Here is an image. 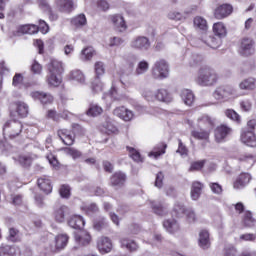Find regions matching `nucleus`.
<instances>
[{"label": "nucleus", "instance_id": "obj_14", "mask_svg": "<svg viewBox=\"0 0 256 256\" xmlns=\"http://www.w3.org/2000/svg\"><path fill=\"white\" fill-rule=\"evenodd\" d=\"M71 213L69 207L62 205L54 210V219L56 223H65V217Z\"/></svg>", "mask_w": 256, "mask_h": 256}, {"label": "nucleus", "instance_id": "obj_51", "mask_svg": "<svg viewBox=\"0 0 256 256\" xmlns=\"http://www.w3.org/2000/svg\"><path fill=\"white\" fill-rule=\"evenodd\" d=\"M127 150L129 151V156L131 159H133V161H136V163L143 161V158H141V153H139V151H137L135 148L127 147Z\"/></svg>", "mask_w": 256, "mask_h": 256}, {"label": "nucleus", "instance_id": "obj_24", "mask_svg": "<svg viewBox=\"0 0 256 256\" xmlns=\"http://www.w3.org/2000/svg\"><path fill=\"white\" fill-rule=\"evenodd\" d=\"M163 227L168 233H177V231H179V222H177V220H175L174 218H170L164 220Z\"/></svg>", "mask_w": 256, "mask_h": 256}, {"label": "nucleus", "instance_id": "obj_43", "mask_svg": "<svg viewBox=\"0 0 256 256\" xmlns=\"http://www.w3.org/2000/svg\"><path fill=\"white\" fill-rule=\"evenodd\" d=\"M147 71H149V62L142 60L136 67L135 75H145Z\"/></svg>", "mask_w": 256, "mask_h": 256}, {"label": "nucleus", "instance_id": "obj_7", "mask_svg": "<svg viewBox=\"0 0 256 256\" xmlns=\"http://www.w3.org/2000/svg\"><path fill=\"white\" fill-rule=\"evenodd\" d=\"M240 51L246 57L253 55L255 53V41L251 38H243L240 42Z\"/></svg>", "mask_w": 256, "mask_h": 256}, {"label": "nucleus", "instance_id": "obj_5", "mask_svg": "<svg viewBox=\"0 0 256 256\" xmlns=\"http://www.w3.org/2000/svg\"><path fill=\"white\" fill-rule=\"evenodd\" d=\"M152 76L154 79H166V77H169V65L165 60H159L154 64Z\"/></svg>", "mask_w": 256, "mask_h": 256}, {"label": "nucleus", "instance_id": "obj_53", "mask_svg": "<svg viewBox=\"0 0 256 256\" xmlns=\"http://www.w3.org/2000/svg\"><path fill=\"white\" fill-rule=\"evenodd\" d=\"M94 71L96 78L101 77V75H105V64H103V62H96L94 64Z\"/></svg>", "mask_w": 256, "mask_h": 256}, {"label": "nucleus", "instance_id": "obj_10", "mask_svg": "<svg viewBox=\"0 0 256 256\" xmlns=\"http://www.w3.org/2000/svg\"><path fill=\"white\" fill-rule=\"evenodd\" d=\"M232 129L227 125H220L215 129V141L217 143H223L228 135H231Z\"/></svg>", "mask_w": 256, "mask_h": 256}, {"label": "nucleus", "instance_id": "obj_36", "mask_svg": "<svg viewBox=\"0 0 256 256\" xmlns=\"http://www.w3.org/2000/svg\"><path fill=\"white\" fill-rule=\"evenodd\" d=\"M193 23L195 29H199L200 31H207V29H209V26L207 25V20L201 16H196Z\"/></svg>", "mask_w": 256, "mask_h": 256}, {"label": "nucleus", "instance_id": "obj_33", "mask_svg": "<svg viewBox=\"0 0 256 256\" xmlns=\"http://www.w3.org/2000/svg\"><path fill=\"white\" fill-rule=\"evenodd\" d=\"M181 98L182 101H184L185 105H188L189 107H191V105H193L195 101V95L191 90L188 89L182 90Z\"/></svg>", "mask_w": 256, "mask_h": 256}, {"label": "nucleus", "instance_id": "obj_37", "mask_svg": "<svg viewBox=\"0 0 256 256\" xmlns=\"http://www.w3.org/2000/svg\"><path fill=\"white\" fill-rule=\"evenodd\" d=\"M103 113V108L97 104H91L86 111V115L88 117H99Z\"/></svg>", "mask_w": 256, "mask_h": 256}, {"label": "nucleus", "instance_id": "obj_26", "mask_svg": "<svg viewBox=\"0 0 256 256\" xmlns=\"http://www.w3.org/2000/svg\"><path fill=\"white\" fill-rule=\"evenodd\" d=\"M100 131L101 133H106V135H117V133H119V129L111 121H106L100 127Z\"/></svg>", "mask_w": 256, "mask_h": 256}, {"label": "nucleus", "instance_id": "obj_41", "mask_svg": "<svg viewBox=\"0 0 256 256\" xmlns=\"http://www.w3.org/2000/svg\"><path fill=\"white\" fill-rule=\"evenodd\" d=\"M203 42L211 47V49H218L219 45H221V38H216L215 36H209Z\"/></svg>", "mask_w": 256, "mask_h": 256}, {"label": "nucleus", "instance_id": "obj_48", "mask_svg": "<svg viewBox=\"0 0 256 256\" xmlns=\"http://www.w3.org/2000/svg\"><path fill=\"white\" fill-rule=\"evenodd\" d=\"M173 211L177 217H181L187 213V208H185V205H183L181 202H176Z\"/></svg>", "mask_w": 256, "mask_h": 256}, {"label": "nucleus", "instance_id": "obj_52", "mask_svg": "<svg viewBox=\"0 0 256 256\" xmlns=\"http://www.w3.org/2000/svg\"><path fill=\"white\" fill-rule=\"evenodd\" d=\"M165 149H167V144H160L158 150L150 152L149 156L157 159L161 155H165Z\"/></svg>", "mask_w": 256, "mask_h": 256}, {"label": "nucleus", "instance_id": "obj_13", "mask_svg": "<svg viewBox=\"0 0 256 256\" xmlns=\"http://www.w3.org/2000/svg\"><path fill=\"white\" fill-rule=\"evenodd\" d=\"M113 114L116 117H119V119H122V121H132L134 114L133 111L125 108L124 106L118 107L114 109Z\"/></svg>", "mask_w": 256, "mask_h": 256}, {"label": "nucleus", "instance_id": "obj_39", "mask_svg": "<svg viewBox=\"0 0 256 256\" xmlns=\"http://www.w3.org/2000/svg\"><path fill=\"white\" fill-rule=\"evenodd\" d=\"M69 79H72V81H77L78 83H85V74H83L81 70H72L69 73Z\"/></svg>", "mask_w": 256, "mask_h": 256}, {"label": "nucleus", "instance_id": "obj_15", "mask_svg": "<svg viewBox=\"0 0 256 256\" xmlns=\"http://www.w3.org/2000/svg\"><path fill=\"white\" fill-rule=\"evenodd\" d=\"M111 21L116 31H119V33H123L124 31H127V24L125 23V18H123L121 15L115 14L111 16Z\"/></svg>", "mask_w": 256, "mask_h": 256}, {"label": "nucleus", "instance_id": "obj_42", "mask_svg": "<svg viewBox=\"0 0 256 256\" xmlns=\"http://www.w3.org/2000/svg\"><path fill=\"white\" fill-rule=\"evenodd\" d=\"M152 210L154 211L155 215H159L160 217H164L167 214V208L163 207V204L152 202Z\"/></svg>", "mask_w": 256, "mask_h": 256}, {"label": "nucleus", "instance_id": "obj_18", "mask_svg": "<svg viewBox=\"0 0 256 256\" xmlns=\"http://www.w3.org/2000/svg\"><path fill=\"white\" fill-rule=\"evenodd\" d=\"M127 180V176H125L122 172L114 173L110 178V184L112 187H123L125 185V181Z\"/></svg>", "mask_w": 256, "mask_h": 256}, {"label": "nucleus", "instance_id": "obj_25", "mask_svg": "<svg viewBox=\"0 0 256 256\" xmlns=\"http://www.w3.org/2000/svg\"><path fill=\"white\" fill-rule=\"evenodd\" d=\"M121 247L123 249H127V251H137L139 249V244L133 239L130 238H122L120 240Z\"/></svg>", "mask_w": 256, "mask_h": 256}, {"label": "nucleus", "instance_id": "obj_35", "mask_svg": "<svg viewBox=\"0 0 256 256\" xmlns=\"http://www.w3.org/2000/svg\"><path fill=\"white\" fill-rule=\"evenodd\" d=\"M61 81V74L48 73L47 83L49 87H59V85H61Z\"/></svg>", "mask_w": 256, "mask_h": 256}, {"label": "nucleus", "instance_id": "obj_19", "mask_svg": "<svg viewBox=\"0 0 256 256\" xmlns=\"http://www.w3.org/2000/svg\"><path fill=\"white\" fill-rule=\"evenodd\" d=\"M198 127H202L203 129H212L215 126V121L209 117V115L204 114L197 119Z\"/></svg>", "mask_w": 256, "mask_h": 256}, {"label": "nucleus", "instance_id": "obj_12", "mask_svg": "<svg viewBox=\"0 0 256 256\" xmlns=\"http://www.w3.org/2000/svg\"><path fill=\"white\" fill-rule=\"evenodd\" d=\"M241 141L248 147H256V136L252 130H243L241 133Z\"/></svg>", "mask_w": 256, "mask_h": 256}, {"label": "nucleus", "instance_id": "obj_27", "mask_svg": "<svg viewBox=\"0 0 256 256\" xmlns=\"http://www.w3.org/2000/svg\"><path fill=\"white\" fill-rule=\"evenodd\" d=\"M155 97L157 101H161L162 103H171V101H173V97L170 93L163 88L157 90Z\"/></svg>", "mask_w": 256, "mask_h": 256}, {"label": "nucleus", "instance_id": "obj_64", "mask_svg": "<svg viewBox=\"0 0 256 256\" xmlns=\"http://www.w3.org/2000/svg\"><path fill=\"white\" fill-rule=\"evenodd\" d=\"M163 179H165V175H163V172H159L156 175L155 187L161 189V187H163Z\"/></svg>", "mask_w": 256, "mask_h": 256}, {"label": "nucleus", "instance_id": "obj_44", "mask_svg": "<svg viewBox=\"0 0 256 256\" xmlns=\"http://www.w3.org/2000/svg\"><path fill=\"white\" fill-rule=\"evenodd\" d=\"M93 55H95V49H93V47H87L84 50H82L80 59L82 61H89L93 58Z\"/></svg>", "mask_w": 256, "mask_h": 256}, {"label": "nucleus", "instance_id": "obj_47", "mask_svg": "<svg viewBox=\"0 0 256 256\" xmlns=\"http://www.w3.org/2000/svg\"><path fill=\"white\" fill-rule=\"evenodd\" d=\"M238 161L241 163H247L248 167H253V165H255V156L251 154H244L238 158Z\"/></svg>", "mask_w": 256, "mask_h": 256}, {"label": "nucleus", "instance_id": "obj_54", "mask_svg": "<svg viewBox=\"0 0 256 256\" xmlns=\"http://www.w3.org/2000/svg\"><path fill=\"white\" fill-rule=\"evenodd\" d=\"M109 227V222H107V219L102 218L94 223V229L96 231H102V229H107Z\"/></svg>", "mask_w": 256, "mask_h": 256}, {"label": "nucleus", "instance_id": "obj_45", "mask_svg": "<svg viewBox=\"0 0 256 256\" xmlns=\"http://www.w3.org/2000/svg\"><path fill=\"white\" fill-rule=\"evenodd\" d=\"M243 223L245 227H255L256 220L253 218V214L250 211L244 213Z\"/></svg>", "mask_w": 256, "mask_h": 256}, {"label": "nucleus", "instance_id": "obj_58", "mask_svg": "<svg viewBox=\"0 0 256 256\" xmlns=\"http://www.w3.org/2000/svg\"><path fill=\"white\" fill-rule=\"evenodd\" d=\"M168 19H171L172 21H183L185 16L181 14V12L171 11L168 13Z\"/></svg>", "mask_w": 256, "mask_h": 256}, {"label": "nucleus", "instance_id": "obj_17", "mask_svg": "<svg viewBox=\"0 0 256 256\" xmlns=\"http://www.w3.org/2000/svg\"><path fill=\"white\" fill-rule=\"evenodd\" d=\"M68 225L72 229H83L85 227V220L81 215H72L68 219Z\"/></svg>", "mask_w": 256, "mask_h": 256}, {"label": "nucleus", "instance_id": "obj_4", "mask_svg": "<svg viewBox=\"0 0 256 256\" xmlns=\"http://www.w3.org/2000/svg\"><path fill=\"white\" fill-rule=\"evenodd\" d=\"M69 243V236L67 234H58L54 240H52L48 245V250L50 253H59L67 247Z\"/></svg>", "mask_w": 256, "mask_h": 256}, {"label": "nucleus", "instance_id": "obj_28", "mask_svg": "<svg viewBox=\"0 0 256 256\" xmlns=\"http://www.w3.org/2000/svg\"><path fill=\"white\" fill-rule=\"evenodd\" d=\"M75 241L78 243V245L85 247L91 243V235L85 231H82L79 234H75Z\"/></svg>", "mask_w": 256, "mask_h": 256}, {"label": "nucleus", "instance_id": "obj_11", "mask_svg": "<svg viewBox=\"0 0 256 256\" xmlns=\"http://www.w3.org/2000/svg\"><path fill=\"white\" fill-rule=\"evenodd\" d=\"M30 96L32 99L40 101L42 105H51L53 103V95L47 93V92H31Z\"/></svg>", "mask_w": 256, "mask_h": 256}, {"label": "nucleus", "instance_id": "obj_16", "mask_svg": "<svg viewBox=\"0 0 256 256\" xmlns=\"http://www.w3.org/2000/svg\"><path fill=\"white\" fill-rule=\"evenodd\" d=\"M65 71V68H63V62L59 60H51L48 64V73L54 74V75H61Z\"/></svg>", "mask_w": 256, "mask_h": 256}, {"label": "nucleus", "instance_id": "obj_30", "mask_svg": "<svg viewBox=\"0 0 256 256\" xmlns=\"http://www.w3.org/2000/svg\"><path fill=\"white\" fill-rule=\"evenodd\" d=\"M57 5L62 13H71L73 11V0H57Z\"/></svg>", "mask_w": 256, "mask_h": 256}, {"label": "nucleus", "instance_id": "obj_1", "mask_svg": "<svg viewBox=\"0 0 256 256\" xmlns=\"http://www.w3.org/2000/svg\"><path fill=\"white\" fill-rule=\"evenodd\" d=\"M219 81V74L210 66H202L197 72L195 82L201 87H213Z\"/></svg>", "mask_w": 256, "mask_h": 256}, {"label": "nucleus", "instance_id": "obj_22", "mask_svg": "<svg viewBox=\"0 0 256 256\" xmlns=\"http://www.w3.org/2000/svg\"><path fill=\"white\" fill-rule=\"evenodd\" d=\"M58 137L61 139V141L64 143V145L71 146L73 143H75V137L71 135V132L67 129H62L58 131Z\"/></svg>", "mask_w": 256, "mask_h": 256}, {"label": "nucleus", "instance_id": "obj_46", "mask_svg": "<svg viewBox=\"0 0 256 256\" xmlns=\"http://www.w3.org/2000/svg\"><path fill=\"white\" fill-rule=\"evenodd\" d=\"M71 23L75 27H83V26L87 25V18L85 17V14H80V15L74 17L71 20Z\"/></svg>", "mask_w": 256, "mask_h": 256}, {"label": "nucleus", "instance_id": "obj_50", "mask_svg": "<svg viewBox=\"0 0 256 256\" xmlns=\"http://www.w3.org/2000/svg\"><path fill=\"white\" fill-rule=\"evenodd\" d=\"M225 115L226 117H228V119H231L232 121H235L236 123H241V116L235 112V110L233 109H227L225 111Z\"/></svg>", "mask_w": 256, "mask_h": 256}, {"label": "nucleus", "instance_id": "obj_3", "mask_svg": "<svg viewBox=\"0 0 256 256\" xmlns=\"http://www.w3.org/2000/svg\"><path fill=\"white\" fill-rule=\"evenodd\" d=\"M4 135H7L10 139L19 137L23 132V123L19 120L11 119L4 124Z\"/></svg>", "mask_w": 256, "mask_h": 256}, {"label": "nucleus", "instance_id": "obj_8", "mask_svg": "<svg viewBox=\"0 0 256 256\" xmlns=\"http://www.w3.org/2000/svg\"><path fill=\"white\" fill-rule=\"evenodd\" d=\"M35 33H39V27L33 24H26L19 26L17 31L13 33L14 37H19L20 35H35Z\"/></svg>", "mask_w": 256, "mask_h": 256}, {"label": "nucleus", "instance_id": "obj_34", "mask_svg": "<svg viewBox=\"0 0 256 256\" xmlns=\"http://www.w3.org/2000/svg\"><path fill=\"white\" fill-rule=\"evenodd\" d=\"M15 110L18 117H27L29 115V106L25 104V102H16L15 103Z\"/></svg>", "mask_w": 256, "mask_h": 256}, {"label": "nucleus", "instance_id": "obj_38", "mask_svg": "<svg viewBox=\"0 0 256 256\" xmlns=\"http://www.w3.org/2000/svg\"><path fill=\"white\" fill-rule=\"evenodd\" d=\"M0 256H17V248L10 245L1 246Z\"/></svg>", "mask_w": 256, "mask_h": 256}, {"label": "nucleus", "instance_id": "obj_63", "mask_svg": "<svg viewBox=\"0 0 256 256\" xmlns=\"http://www.w3.org/2000/svg\"><path fill=\"white\" fill-rule=\"evenodd\" d=\"M13 87H19L20 85H23V75L22 74H15L12 80Z\"/></svg>", "mask_w": 256, "mask_h": 256}, {"label": "nucleus", "instance_id": "obj_20", "mask_svg": "<svg viewBox=\"0 0 256 256\" xmlns=\"http://www.w3.org/2000/svg\"><path fill=\"white\" fill-rule=\"evenodd\" d=\"M251 181V174L242 173L238 176L236 181L234 182V189H243L246 185H249Z\"/></svg>", "mask_w": 256, "mask_h": 256}, {"label": "nucleus", "instance_id": "obj_55", "mask_svg": "<svg viewBox=\"0 0 256 256\" xmlns=\"http://www.w3.org/2000/svg\"><path fill=\"white\" fill-rule=\"evenodd\" d=\"M205 160H200L196 162H192L189 168L190 172L193 171H201L203 167H205Z\"/></svg>", "mask_w": 256, "mask_h": 256}, {"label": "nucleus", "instance_id": "obj_31", "mask_svg": "<svg viewBox=\"0 0 256 256\" xmlns=\"http://www.w3.org/2000/svg\"><path fill=\"white\" fill-rule=\"evenodd\" d=\"M213 33L216 35V37L222 39V37L227 36V27H225V24H223V22L215 23L213 25Z\"/></svg>", "mask_w": 256, "mask_h": 256}, {"label": "nucleus", "instance_id": "obj_2", "mask_svg": "<svg viewBox=\"0 0 256 256\" xmlns=\"http://www.w3.org/2000/svg\"><path fill=\"white\" fill-rule=\"evenodd\" d=\"M213 97L216 101H230V99H237V89L230 85L220 86L213 92Z\"/></svg>", "mask_w": 256, "mask_h": 256}, {"label": "nucleus", "instance_id": "obj_59", "mask_svg": "<svg viewBox=\"0 0 256 256\" xmlns=\"http://www.w3.org/2000/svg\"><path fill=\"white\" fill-rule=\"evenodd\" d=\"M123 43H125V40L121 37L115 36L109 39V47H120Z\"/></svg>", "mask_w": 256, "mask_h": 256}, {"label": "nucleus", "instance_id": "obj_32", "mask_svg": "<svg viewBox=\"0 0 256 256\" xmlns=\"http://www.w3.org/2000/svg\"><path fill=\"white\" fill-rule=\"evenodd\" d=\"M201 191H203V184L201 182H193L191 187V198L193 201H197L201 197Z\"/></svg>", "mask_w": 256, "mask_h": 256}, {"label": "nucleus", "instance_id": "obj_29", "mask_svg": "<svg viewBox=\"0 0 256 256\" xmlns=\"http://www.w3.org/2000/svg\"><path fill=\"white\" fill-rule=\"evenodd\" d=\"M211 242L209 241V231L201 230L199 233V247L209 249Z\"/></svg>", "mask_w": 256, "mask_h": 256}, {"label": "nucleus", "instance_id": "obj_9", "mask_svg": "<svg viewBox=\"0 0 256 256\" xmlns=\"http://www.w3.org/2000/svg\"><path fill=\"white\" fill-rule=\"evenodd\" d=\"M233 13V6L231 4H222L214 10L215 19H225Z\"/></svg>", "mask_w": 256, "mask_h": 256}, {"label": "nucleus", "instance_id": "obj_60", "mask_svg": "<svg viewBox=\"0 0 256 256\" xmlns=\"http://www.w3.org/2000/svg\"><path fill=\"white\" fill-rule=\"evenodd\" d=\"M92 91H94V93H101V91H103V83H101L99 78H95L92 82Z\"/></svg>", "mask_w": 256, "mask_h": 256}, {"label": "nucleus", "instance_id": "obj_56", "mask_svg": "<svg viewBox=\"0 0 256 256\" xmlns=\"http://www.w3.org/2000/svg\"><path fill=\"white\" fill-rule=\"evenodd\" d=\"M64 153H66V155H70V157L74 159H79V157H81V152L75 148L66 147L64 148Z\"/></svg>", "mask_w": 256, "mask_h": 256}, {"label": "nucleus", "instance_id": "obj_6", "mask_svg": "<svg viewBox=\"0 0 256 256\" xmlns=\"http://www.w3.org/2000/svg\"><path fill=\"white\" fill-rule=\"evenodd\" d=\"M130 47L135 51H148L151 47V42L145 36H138L130 42Z\"/></svg>", "mask_w": 256, "mask_h": 256}, {"label": "nucleus", "instance_id": "obj_21", "mask_svg": "<svg viewBox=\"0 0 256 256\" xmlns=\"http://www.w3.org/2000/svg\"><path fill=\"white\" fill-rule=\"evenodd\" d=\"M38 187L46 193V195H49L51 191H53V186L51 185V180L47 176H43L38 179Z\"/></svg>", "mask_w": 256, "mask_h": 256}, {"label": "nucleus", "instance_id": "obj_23", "mask_svg": "<svg viewBox=\"0 0 256 256\" xmlns=\"http://www.w3.org/2000/svg\"><path fill=\"white\" fill-rule=\"evenodd\" d=\"M98 249L100 253H109L113 249V244L108 237H102L98 240Z\"/></svg>", "mask_w": 256, "mask_h": 256}, {"label": "nucleus", "instance_id": "obj_62", "mask_svg": "<svg viewBox=\"0 0 256 256\" xmlns=\"http://www.w3.org/2000/svg\"><path fill=\"white\" fill-rule=\"evenodd\" d=\"M142 97H144V99H146V101H155V99H156L155 93H153L151 91V89H145L142 92Z\"/></svg>", "mask_w": 256, "mask_h": 256}, {"label": "nucleus", "instance_id": "obj_61", "mask_svg": "<svg viewBox=\"0 0 256 256\" xmlns=\"http://www.w3.org/2000/svg\"><path fill=\"white\" fill-rule=\"evenodd\" d=\"M191 135L194 139H209V132L207 131H192Z\"/></svg>", "mask_w": 256, "mask_h": 256}, {"label": "nucleus", "instance_id": "obj_57", "mask_svg": "<svg viewBox=\"0 0 256 256\" xmlns=\"http://www.w3.org/2000/svg\"><path fill=\"white\" fill-rule=\"evenodd\" d=\"M59 193L63 199H69L71 197V188L68 185H62Z\"/></svg>", "mask_w": 256, "mask_h": 256}, {"label": "nucleus", "instance_id": "obj_49", "mask_svg": "<svg viewBox=\"0 0 256 256\" xmlns=\"http://www.w3.org/2000/svg\"><path fill=\"white\" fill-rule=\"evenodd\" d=\"M185 215H186V221L188 223H197L198 218H197V213H195V210L188 208L186 210Z\"/></svg>", "mask_w": 256, "mask_h": 256}, {"label": "nucleus", "instance_id": "obj_40", "mask_svg": "<svg viewBox=\"0 0 256 256\" xmlns=\"http://www.w3.org/2000/svg\"><path fill=\"white\" fill-rule=\"evenodd\" d=\"M203 63V56L199 54H192L188 57V65L190 67H199Z\"/></svg>", "mask_w": 256, "mask_h": 256}]
</instances>
